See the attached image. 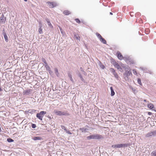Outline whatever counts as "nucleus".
Masks as SVG:
<instances>
[{
  "label": "nucleus",
  "mask_w": 156,
  "mask_h": 156,
  "mask_svg": "<svg viewBox=\"0 0 156 156\" xmlns=\"http://www.w3.org/2000/svg\"><path fill=\"white\" fill-rule=\"evenodd\" d=\"M54 113L56 115L59 116H68L70 114L67 111H62L56 110H54Z\"/></svg>",
  "instance_id": "obj_2"
},
{
  "label": "nucleus",
  "mask_w": 156,
  "mask_h": 156,
  "mask_svg": "<svg viewBox=\"0 0 156 156\" xmlns=\"http://www.w3.org/2000/svg\"><path fill=\"white\" fill-rule=\"evenodd\" d=\"M44 64H45V65L44 66L45 67L47 66H48V65L47 63V62H46L45 63H44Z\"/></svg>",
  "instance_id": "obj_44"
},
{
  "label": "nucleus",
  "mask_w": 156,
  "mask_h": 156,
  "mask_svg": "<svg viewBox=\"0 0 156 156\" xmlns=\"http://www.w3.org/2000/svg\"><path fill=\"white\" fill-rule=\"evenodd\" d=\"M31 127L33 128H35L36 127V125L32 123Z\"/></svg>",
  "instance_id": "obj_33"
},
{
  "label": "nucleus",
  "mask_w": 156,
  "mask_h": 156,
  "mask_svg": "<svg viewBox=\"0 0 156 156\" xmlns=\"http://www.w3.org/2000/svg\"><path fill=\"white\" fill-rule=\"evenodd\" d=\"M68 76L70 80L73 83H74V81L72 78V76L70 72H69L68 73Z\"/></svg>",
  "instance_id": "obj_17"
},
{
  "label": "nucleus",
  "mask_w": 156,
  "mask_h": 156,
  "mask_svg": "<svg viewBox=\"0 0 156 156\" xmlns=\"http://www.w3.org/2000/svg\"><path fill=\"white\" fill-rule=\"evenodd\" d=\"M111 90V96H114L115 94V92L112 87H110Z\"/></svg>",
  "instance_id": "obj_19"
},
{
  "label": "nucleus",
  "mask_w": 156,
  "mask_h": 156,
  "mask_svg": "<svg viewBox=\"0 0 156 156\" xmlns=\"http://www.w3.org/2000/svg\"><path fill=\"white\" fill-rule=\"evenodd\" d=\"M32 139L34 140H42V138L39 136H34L32 137Z\"/></svg>",
  "instance_id": "obj_15"
},
{
  "label": "nucleus",
  "mask_w": 156,
  "mask_h": 156,
  "mask_svg": "<svg viewBox=\"0 0 156 156\" xmlns=\"http://www.w3.org/2000/svg\"><path fill=\"white\" fill-rule=\"evenodd\" d=\"M140 68L142 69H143V68L142 67H140Z\"/></svg>",
  "instance_id": "obj_53"
},
{
  "label": "nucleus",
  "mask_w": 156,
  "mask_h": 156,
  "mask_svg": "<svg viewBox=\"0 0 156 156\" xmlns=\"http://www.w3.org/2000/svg\"><path fill=\"white\" fill-rule=\"evenodd\" d=\"M147 107L151 109H153V108H154V105L152 104L151 103L148 104Z\"/></svg>",
  "instance_id": "obj_21"
},
{
  "label": "nucleus",
  "mask_w": 156,
  "mask_h": 156,
  "mask_svg": "<svg viewBox=\"0 0 156 156\" xmlns=\"http://www.w3.org/2000/svg\"><path fill=\"white\" fill-rule=\"evenodd\" d=\"M63 13L66 15H68L70 13V12L68 10H65L64 11Z\"/></svg>",
  "instance_id": "obj_23"
},
{
  "label": "nucleus",
  "mask_w": 156,
  "mask_h": 156,
  "mask_svg": "<svg viewBox=\"0 0 156 156\" xmlns=\"http://www.w3.org/2000/svg\"><path fill=\"white\" fill-rule=\"evenodd\" d=\"M44 64H45V65L44 66L45 67L47 66H48V65L47 63V62H46L45 63H44Z\"/></svg>",
  "instance_id": "obj_43"
},
{
  "label": "nucleus",
  "mask_w": 156,
  "mask_h": 156,
  "mask_svg": "<svg viewBox=\"0 0 156 156\" xmlns=\"http://www.w3.org/2000/svg\"><path fill=\"white\" fill-rule=\"evenodd\" d=\"M41 60L42 62H43L44 63H45L46 62V60L44 58H42Z\"/></svg>",
  "instance_id": "obj_35"
},
{
  "label": "nucleus",
  "mask_w": 156,
  "mask_h": 156,
  "mask_svg": "<svg viewBox=\"0 0 156 156\" xmlns=\"http://www.w3.org/2000/svg\"><path fill=\"white\" fill-rule=\"evenodd\" d=\"M5 17L4 16V14H2L0 18H5Z\"/></svg>",
  "instance_id": "obj_41"
},
{
  "label": "nucleus",
  "mask_w": 156,
  "mask_h": 156,
  "mask_svg": "<svg viewBox=\"0 0 156 156\" xmlns=\"http://www.w3.org/2000/svg\"><path fill=\"white\" fill-rule=\"evenodd\" d=\"M96 35L98 38L100 40V41L104 44H106V41L105 39L103 38L101 35L98 33L97 32L96 33Z\"/></svg>",
  "instance_id": "obj_6"
},
{
  "label": "nucleus",
  "mask_w": 156,
  "mask_h": 156,
  "mask_svg": "<svg viewBox=\"0 0 156 156\" xmlns=\"http://www.w3.org/2000/svg\"><path fill=\"white\" fill-rule=\"evenodd\" d=\"M125 76V79L126 80H129L128 76Z\"/></svg>",
  "instance_id": "obj_40"
},
{
  "label": "nucleus",
  "mask_w": 156,
  "mask_h": 156,
  "mask_svg": "<svg viewBox=\"0 0 156 156\" xmlns=\"http://www.w3.org/2000/svg\"><path fill=\"white\" fill-rule=\"evenodd\" d=\"M27 111L28 113L32 114L34 113L36 111V110L34 109H29Z\"/></svg>",
  "instance_id": "obj_22"
},
{
  "label": "nucleus",
  "mask_w": 156,
  "mask_h": 156,
  "mask_svg": "<svg viewBox=\"0 0 156 156\" xmlns=\"http://www.w3.org/2000/svg\"><path fill=\"white\" fill-rule=\"evenodd\" d=\"M86 127L89 128V127L88 126L86 125L85 127L80 128L79 129L82 132L86 133L87 132V130H89V129L87 128Z\"/></svg>",
  "instance_id": "obj_8"
},
{
  "label": "nucleus",
  "mask_w": 156,
  "mask_h": 156,
  "mask_svg": "<svg viewBox=\"0 0 156 156\" xmlns=\"http://www.w3.org/2000/svg\"><path fill=\"white\" fill-rule=\"evenodd\" d=\"M152 113L150 112H148V114L149 115H151L152 114Z\"/></svg>",
  "instance_id": "obj_42"
},
{
  "label": "nucleus",
  "mask_w": 156,
  "mask_h": 156,
  "mask_svg": "<svg viewBox=\"0 0 156 156\" xmlns=\"http://www.w3.org/2000/svg\"><path fill=\"white\" fill-rule=\"evenodd\" d=\"M100 67H101V69H104L105 68V66L103 64H102L100 66Z\"/></svg>",
  "instance_id": "obj_39"
},
{
  "label": "nucleus",
  "mask_w": 156,
  "mask_h": 156,
  "mask_svg": "<svg viewBox=\"0 0 156 156\" xmlns=\"http://www.w3.org/2000/svg\"><path fill=\"white\" fill-rule=\"evenodd\" d=\"M146 137H156V130H153L147 133L145 136Z\"/></svg>",
  "instance_id": "obj_4"
},
{
  "label": "nucleus",
  "mask_w": 156,
  "mask_h": 156,
  "mask_svg": "<svg viewBox=\"0 0 156 156\" xmlns=\"http://www.w3.org/2000/svg\"><path fill=\"white\" fill-rule=\"evenodd\" d=\"M47 3L49 5V6L50 7L53 8L56 6V4L53 2H47Z\"/></svg>",
  "instance_id": "obj_11"
},
{
  "label": "nucleus",
  "mask_w": 156,
  "mask_h": 156,
  "mask_svg": "<svg viewBox=\"0 0 156 156\" xmlns=\"http://www.w3.org/2000/svg\"><path fill=\"white\" fill-rule=\"evenodd\" d=\"M75 20L77 23H80V20L78 18L76 19H75Z\"/></svg>",
  "instance_id": "obj_32"
},
{
  "label": "nucleus",
  "mask_w": 156,
  "mask_h": 156,
  "mask_svg": "<svg viewBox=\"0 0 156 156\" xmlns=\"http://www.w3.org/2000/svg\"><path fill=\"white\" fill-rule=\"evenodd\" d=\"M39 26L40 27L38 29V31L39 34H42L43 33V32L42 31V29L41 28L42 26H41V23H39Z\"/></svg>",
  "instance_id": "obj_20"
},
{
  "label": "nucleus",
  "mask_w": 156,
  "mask_h": 156,
  "mask_svg": "<svg viewBox=\"0 0 156 156\" xmlns=\"http://www.w3.org/2000/svg\"><path fill=\"white\" fill-rule=\"evenodd\" d=\"M46 66H47L45 67L46 70H47L48 71H49V72L50 73V72L51 71V68L48 65Z\"/></svg>",
  "instance_id": "obj_28"
},
{
  "label": "nucleus",
  "mask_w": 156,
  "mask_h": 156,
  "mask_svg": "<svg viewBox=\"0 0 156 156\" xmlns=\"http://www.w3.org/2000/svg\"><path fill=\"white\" fill-rule=\"evenodd\" d=\"M75 37L78 40H80V37L79 36H77L76 35H74Z\"/></svg>",
  "instance_id": "obj_34"
},
{
  "label": "nucleus",
  "mask_w": 156,
  "mask_h": 156,
  "mask_svg": "<svg viewBox=\"0 0 156 156\" xmlns=\"http://www.w3.org/2000/svg\"><path fill=\"white\" fill-rule=\"evenodd\" d=\"M46 113V112L45 111H41L39 113H38L36 114V117L40 120L42 121L43 116Z\"/></svg>",
  "instance_id": "obj_5"
},
{
  "label": "nucleus",
  "mask_w": 156,
  "mask_h": 156,
  "mask_svg": "<svg viewBox=\"0 0 156 156\" xmlns=\"http://www.w3.org/2000/svg\"><path fill=\"white\" fill-rule=\"evenodd\" d=\"M55 73L56 74V75L58 76V75L59 74L58 70V69L57 68H55Z\"/></svg>",
  "instance_id": "obj_26"
},
{
  "label": "nucleus",
  "mask_w": 156,
  "mask_h": 156,
  "mask_svg": "<svg viewBox=\"0 0 156 156\" xmlns=\"http://www.w3.org/2000/svg\"><path fill=\"white\" fill-rule=\"evenodd\" d=\"M132 90H133V91H135V89H134L133 88V89H132Z\"/></svg>",
  "instance_id": "obj_51"
},
{
  "label": "nucleus",
  "mask_w": 156,
  "mask_h": 156,
  "mask_svg": "<svg viewBox=\"0 0 156 156\" xmlns=\"http://www.w3.org/2000/svg\"><path fill=\"white\" fill-rule=\"evenodd\" d=\"M82 73L85 75H87L86 73L84 71Z\"/></svg>",
  "instance_id": "obj_46"
},
{
  "label": "nucleus",
  "mask_w": 156,
  "mask_h": 156,
  "mask_svg": "<svg viewBox=\"0 0 156 156\" xmlns=\"http://www.w3.org/2000/svg\"><path fill=\"white\" fill-rule=\"evenodd\" d=\"M2 89L0 87V91H2Z\"/></svg>",
  "instance_id": "obj_48"
},
{
  "label": "nucleus",
  "mask_w": 156,
  "mask_h": 156,
  "mask_svg": "<svg viewBox=\"0 0 156 156\" xmlns=\"http://www.w3.org/2000/svg\"><path fill=\"white\" fill-rule=\"evenodd\" d=\"M80 69L82 72L84 71L82 67L80 68Z\"/></svg>",
  "instance_id": "obj_45"
},
{
  "label": "nucleus",
  "mask_w": 156,
  "mask_h": 156,
  "mask_svg": "<svg viewBox=\"0 0 156 156\" xmlns=\"http://www.w3.org/2000/svg\"><path fill=\"white\" fill-rule=\"evenodd\" d=\"M117 55L118 58L120 60H121L124 58L122 55L119 52H117Z\"/></svg>",
  "instance_id": "obj_12"
},
{
  "label": "nucleus",
  "mask_w": 156,
  "mask_h": 156,
  "mask_svg": "<svg viewBox=\"0 0 156 156\" xmlns=\"http://www.w3.org/2000/svg\"><path fill=\"white\" fill-rule=\"evenodd\" d=\"M66 133L69 134H72V133H71L70 131L69 130H68L67 129V131H66Z\"/></svg>",
  "instance_id": "obj_38"
},
{
  "label": "nucleus",
  "mask_w": 156,
  "mask_h": 156,
  "mask_svg": "<svg viewBox=\"0 0 156 156\" xmlns=\"http://www.w3.org/2000/svg\"><path fill=\"white\" fill-rule=\"evenodd\" d=\"M132 75L131 72L127 70L126 71L125 73L124 74V76H129Z\"/></svg>",
  "instance_id": "obj_13"
},
{
  "label": "nucleus",
  "mask_w": 156,
  "mask_h": 156,
  "mask_svg": "<svg viewBox=\"0 0 156 156\" xmlns=\"http://www.w3.org/2000/svg\"><path fill=\"white\" fill-rule=\"evenodd\" d=\"M137 82L140 85H142V84L141 82V79L140 78L137 79Z\"/></svg>",
  "instance_id": "obj_30"
},
{
  "label": "nucleus",
  "mask_w": 156,
  "mask_h": 156,
  "mask_svg": "<svg viewBox=\"0 0 156 156\" xmlns=\"http://www.w3.org/2000/svg\"><path fill=\"white\" fill-rule=\"evenodd\" d=\"M48 118L49 119H51V117H50V116H48Z\"/></svg>",
  "instance_id": "obj_47"
},
{
  "label": "nucleus",
  "mask_w": 156,
  "mask_h": 156,
  "mask_svg": "<svg viewBox=\"0 0 156 156\" xmlns=\"http://www.w3.org/2000/svg\"><path fill=\"white\" fill-rule=\"evenodd\" d=\"M6 21V17L5 18H0V24H4L5 23Z\"/></svg>",
  "instance_id": "obj_14"
},
{
  "label": "nucleus",
  "mask_w": 156,
  "mask_h": 156,
  "mask_svg": "<svg viewBox=\"0 0 156 156\" xmlns=\"http://www.w3.org/2000/svg\"><path fill=\"white\" fill-rule=\"evenodd\" d=\"M130 143H124V144H116L112 145L111 147L113 148H125L127 147L128 146L130 145Z\"/></svg>",
  "instance_id": "obj_3"
},
{
  "label": "nucleus",
  "mask_w": 156,
  "mask_h": 156,
  "mask_svg": "<svg viewBox=\"0 0 156 156\" xmlns=\"http://www.w3.org/2000/svg\"><path fill=\"white\" fill-rule=\"evenodd\" d=\"M77 74L78 76L80 77V78L81 81H82L84 83H85V80L83 77L81 73H80V72H78V73H77Z\"/></svg>",
  "instance_id": "obj_16"
},
{
  "label": "nucleus",
  "mask_w": 156,
  "mask_h": 156,
  "mask_svg": "<svg viewBox=\"0 0 156 156\" xmlns=\"http://www.w3.org/2000/svg\"><path fill=\"white\" fill-rule=\"evenodd\" d=\"M133 74H134V75H136V74L137 73H136V70H135V69H133Z\"/></svg>",
  "instance_id": "obj_36"
},
{
  "label": "nucleus",
  "mask_w": 156,
  "mask_h": 156,
  "mask_svg": "<svg viewBox=\"0 0 156 156\" xmlns=\"http://www.w3.org/2000/svg\"><path fill=\"white\" fill-rule=\"evenodd\" d=\"M110 15H112L113 14V13L112 12H110Z\"/></svg>",
  "instance_id": "obj_50"
},
{
  "label": "nucleus",
  "mask_w": 156,
  "mask_h": 156,
  "mask_svg": "<svg viewBox=\"0 0 156 156\" xmlns=\"http://www.w3.org/2000/svg\"><path fill=\"white\" fill-rule=\"evenodd\" d=\"M59 29H60V31H61V33L62 34H63V30L61 28V27H59Z\"/></svg>",
  "instance_id": "obj_37"
},
{
  "label": "nucleus",
  "mask_w": 156,
  "mask_h": 156,
  "mask_svg": "<svg viewBox=\"0 0 156 156\" xmlns=\"http://www.w3.org/2000/svg\"><path fill=\"white\" fill-rule=\"evenodd\" d=\"M113 75L114 76L116 79L119 80V76L117 73L115 72L113 74Z\"/></svg>",
  "instance_id": "obj_24"
},
{
  "label": "nucleus",
  "mask_w": 156,
  "mask_h": 156,
  "mask_svg": "<svg viewBox=\"0 0 156 156\" xmlns=\"http://www.w3.org/2000/svg\"><path fill=\"white\" fill-rule=\"evenodd\" d=\"M110 70L113 73V74H114V73L115 72L114 69L112 68H111L110 69Z\"/></svg>",
  "instance_id": "obj_31"
},
{
  "label": "nucleus",
  "mask_w": 156,
  "mask_h": 156,
  "mask_svg": "<svg viewBox=\"0 0 156 156\" xmlns=\"http://www.w3.org/2000/svg\"><path fill=\"white\" fill-rule=\"evenodd\" d=\"M133 13V12H132L131 13V14L132 13Z\"/></svg>",
  "instance_id": "obj_54"
},
{
  "label": "nucleus",
  "mask_w": 156,
  "mask_h": 156,
  "mask_svg": "<svg viewBox=\"0 0 156 156\" xmlns=\"http://www.w3.org/2000/svg\"><path fill=\"white\" fill-rule=\"evenodd\" d=\"M25 2H27V0H24Z\"/></svg>",
  "instance_id": "obj_52"
},
{
  "label": "nucleus",
  "mask_w": 156,
  "mask_h": 156,
  "mask_svg": "<svg viewBox=\"0 0 156 156\" xmlns=\"http://www.w3.org/2000/svg\"><path fill=\"white\" fill-rule=\"evenodd\" d=\"M2 34L4 36L5 41L7 42H8L9 41L8 37L4 29H3L2 30Z\"/></svg>",
  "instance_id": "obj_7"
},
{
  "label": "nucleus",
  "mask_w": 156,
  "mask_h": 156,
  "mask_svg": "<svg viewBox=\"0 0 156 156\" xmlns=\"http://www.w3.org/2000/svg\"><path fill=\"white\" fill-rule=\"evenodd\" d=\"M114 66L116 68L118 69L122 70V69L120 66V65L118 64V63L115 62L114 64Z\"/></svg>",
  "instance_id": "obj_18"
},
{
  "label": "nucleus",
  "mask_w": 156,
  "mask_h": 156,
  "mask_svg": "<svg viewBox=\"0 0 156 156\" xmlns=\"http://www.w3.org/2000/svg\"><path fill=\"white\" fill-rule=\"evenodd\" d=\"M61 127L62 129H64L65 131H66L67 129H66V128L64 126L61 125Z\"/></svg>",
  "instance_id": "obj_29"
},
{
  "label": "nucleus",
  "mask_w": 156,
  "mask_h": 156,
  "mask_svg": "<svg viewBox=\"0 0 156 156\" xmlns=\"http://www.w3.org/2000/svg\"><path fill=\"white\" fill-rule=\"evenodd\" d=\"M7 141L9 143L13 142L14 140L11 138H9L7 139Z\"/></svg>",
  "instance_id": "obj_27"
},
{
  "label": "nucleus",
  "mask_w": 156,
  "mask_h": 156,
  "mask_svg": "<svg viewBox=\"0 0 156 156\" xmlns=\"http://www.w3.org/2000/svg\"><path fill=\"white\" fill-rule=\"evenodd\" d=\"M151 156H156V150L153 151L151 154Z\"/></svg>",
  "instance_id": "obj_25"
},
{
  "label": "nucleus",
  "mask_w": 156,
  "mask_h": 156,
  "mask_svg": "<svg viewBox=\"0 0 156 156\" xmlns=\"http://www.w3.org/2000/svg\"><path fill=\"white\" fill-rule=\"evenodd\" d=\"M45 20L47 23L48 27L50 28L51 29H53V27L51 23L49 20L48 18H46L45 19Z\"/></svg>",
  "instance_id": "obj_10"
},
{
  "label": "nucleus",
  "mask_w": 156,
  "mask_h": 156,
  "mask_svg": "<svg viewBox=\"0 0 156 156\" xmlns=\"http://www.w3.org/2000/svg\"><path fill=\"white\" fill-rule=\"evenodd\" d=\"M88 140L91 139L100 140L104 138V137L102 135L99 134H91L87 137Z\"/></svg>",
  "instance_id": "obj_1"
},
{
  "label": "nucleus",
  "mask_w": 156,
  "mask_h": 156,
  "mask_svg": "<svg viewBox=\"0 0 156 156\" xmlns=\"http://www.w3.org/2000/svg\"><path fill=\"white\" fill-rule=\"evenodd\" d=\"M32 90L31 89H28L24 90L23 92V94L28 95L31 94Z\"/></svg>",
  "instance_id": "obj_9"
},
{
  "label": "nucleus",
  "mask_w": 156,
  "mask_h": 156,
  "mask_svg": "<svg viewBox=\"0 0 156 156\" xmlns=\"http://www.w3.org/2000/svg\"><path fill=\"white\" fill-rule=\"evenodd\" d=\"M144 102H147V100H146L145 99V100H144Z\"/></svg>",
  "instance_id": "obj_49"
}]
</instances>
